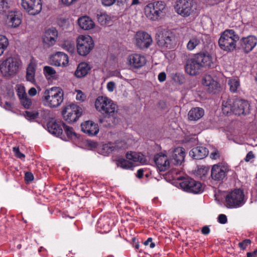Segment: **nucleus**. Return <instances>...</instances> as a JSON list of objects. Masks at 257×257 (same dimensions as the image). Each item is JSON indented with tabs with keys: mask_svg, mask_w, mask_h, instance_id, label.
Returning a JSON list of instances; mask_svg holds the SVG:
<instances>
[{
	"mask_svg": "<svg viewBox=\"0 0 257 257\" xmlns=\"http://www.w3.org/2000/svg\"><path fill=\"white\" fill-rule=\"evenodd\" d=\"M211 63V57L208 54L199 53L195 55L194 58L187 60L185 70L189 75L196 76L199 74L202 67H209Z\"/></svg>",
	"mask_w": 257,
	"mask_h": 257,
	"instance_id": "nucleus-1",
	"label": "nucleus"
},
{
	"mask_svg": "<svg viewBox=\"0 0 257 257\" xmlns=\"http://www.w3.org/2000/svg\"><path fill=\"white\" fill-rule=\"evenodd\" d=\"M95 106L104 117H114L117 112V105L106 96H99L95 100Z\"/></svg>",
	"mask_w": 257,
	"mask_h": 257,
	"instance_id": "nucleus-2",
	"label": "nucleus"
},
{
	"mask_svg": "<svg viewBox=\"0 0 257 257\" xmlns=\"http://www.w3.org/2000/svg\"><path fill=\"white\" fill-rule=\"evenodd\" d=\"M63 96V91L60 87H53L45 90L43 100L46 106L56 108L62 103Z\"/></svg>",
	"mask_w": 257,
	"mask_h": 257,
	"instance_id": "nucleus-3",
	"label": "nucleus"
},
{
	"mask_svg": "<svg viewBox=\"0 0 257 257\" xmlns=\"http://www.w3.org/2000/svg\"><path fill=\"white\" fill-rule=\"evenodd\" d=\"M239 37L232 29L225 30L221 34L218 44L221 49L231 52L236 48V43L239 40Z\"/></svg>",
	"mask_w": 257,
	"mask_h": 257,
	"instance_id": "nucleus-4",
	"label": "nucleus"
},
{
	"mask_svg": "<svg viewBox=\"0 0 257 257\" xmlns=\"http://www.w3.org/2000/svg\"><path fill=\"white\" fill-rule=\"evenodd\" d=\"M21 65L19 58L10 57L1 63L0 71L5 77H13L18 72Z\"/></svg>",
	"mask_w": 257,
	"mask_h": 257,
	"instance_id": "nucleus-5",
	"label": "nucleus"
},
{
	"mask_svg": "<svg viewBox=\"0 0 257 257\" xmlns=\"http://www.w3.org/2000/svg\"><path fill=\"white\" fill-rule=\"evenodd\" d=\"M225 205L228 208H236L245 204L244 194L241 189H234L225 196Z\"/></svg>",
	"mask_w": 257,
	"mask_h": 257,
	"instance_id": "nucleus-6",
	"label": "nucleus"
},
{
	"mask_svg": "<svg viewBox=\"0 0 257 257\" xmlns=\"http://www.w3.org/2000/svg\"><path fill=\"white\" fill-rule=\"evenodd\" d=\"M177 13L186 17L193 14L197 9V4L194 0H178L175 7Z\"/></svg>",
	"mask_w": 257,
	"mask_h": 257,
	"instance_id": "nucleus-7",
	"label": "nucleus"
},
{
	"mask_svg": "<svg viewBox=\"0 0 257 257\" xmlns=\"http://www.w3.org/2000/svg\"><path fill=\"white\" fill-rule=\"evenodd\" d=\"M94 47L92 38L88 35H80L77 40L78 53L81 56H86Z\"/></svg>",
	"mask_w": 257,
	"mask_h": 257,
	"instance_id": "nucleus-8",
	"label": "nucleus"
},
{
	"mask_svg": "<svg viewBox=\"0 0 257 257\" xmlns=\"http://www.w3.org/2000/svg\"><path fill=\"white\" fill-rule=\"evenodd\" d=\"M82 108L79 106L71 104L66 106L62 111L63 118L67 122L70 123L77 120L81 115Z\"/></svg>",
	"mask_w": 257,
	"mask_h": 257,
	"instance_id": "nucleus-9",
	"label": "nucleus"
},
{
	"mask_svg": "<svg viewBox=\"0 0 257 257\" xmlns=\"http://www.w3.org/2000/svg\"><path fill=\"white\" fill-rule=\"evenodd\" d=\"M181 188L186 192L198 194L202 192L201 183L193 179L187 177L180 183Z\"/></svg>",
	"mask_w": 257,
	"mask_h": 257,
	"instance_id": "nucleus-10",
	"label": "nucleus"
},
{
	"mask_svg": "<svg viewBox=\"0 0 257 257\" xmlns=\"http://www.w3.org/2000/svg\"><path fill=\"white\" fill-rule=\"evenodd\" d=\"M64 124V123L63 121L51 117L47 123V130L51 134L56 137H59L62 140L66 141V138L63 133L62 127Z\"/></svg>",
	"mask_w": 257,
	"mask_h": 257,
	"instance_id": "nucleus-11",
	"label": "nucleus"
},
{
	"mask_svg": "<svg viewBox=\"0 0 257 257\" xmlns=\"http://www.w3.org/2000/svg\"><path fill=\"white\" fill-rule=\"evenodd\" d=\"M173 36L171 32L164 30L156 36V41L159 46L163 48L171 49L173 46Z\"/></svg>",
	"mask_w": 257,
	"mask_h": 257,
	"instance_id": "nucleus-12",
	"label": "nucleus"
},
{
	"mask_svg": "<svg viewBox=\"0 0 257 257\" xmlns=\"http://www.w3.org/2000/svg\"><path fill=\"white\" fill-rule=\"evenodd\" d=\"M136 46L140 49L148 48L152 44L151 36L147 32L139 31L135 35Z\"/></svg>",
	"mask_w": 257,
	"mask_h": 257,
	"instance_id": "nucleus-13",
	"label": "nucleus"
},
{
	"mask_svg": "<svg viewBox=\"0 0 257 257\" xmlns=\"http://www.w3.org/2000/svg\"><path fill=\"white\" fill-rule=\"evenodd\" d=\"M127 64L132 69H140L145 65L147 62L146 57L141 54L133 53L127 58Z\"/></svg>",
	"mask_w": 257,
	"mask_h": 257,
	"instance_id": "nucleus-14",
	"label": "nucleus"
},
{
	"mask_svg": "<svg viewBox=\"0 0 257 257\" xmlns=\"http://www.w3.org/2000/svg\"><path fill=\"white\" fill-rule=\"evenodd\" d=\"M58 36V32L56 28L52 27L46 30L42 37L44 46L46 47H50L54 45Z\"/></svg>",
	"mask_w": 257,
	"mask_h": 257,
	"instance_id": "nucleus-15",
	"label": "nucleus"
},
{
	"mask_svg": "<svg viewBox=\"0 0 257 257\" xmlns=\"http://www.w3.org/2000/svg\"><path fill=\"white\" fill-rule=\"evenodd\" d=\"M228 171L227 167L224 165H214L211 170V177L216 181H222L226 177Z\"/></svg>",
	"mask_w": 257,
	"mask_h": 257,
	"instance_id": "nucleus-16",
	"label": "nucleus"
},
{
	"mask_svg": "<svg viewBox=\"0 0 257 257\" xmlns=\"http://www.w3.org/2000/svg\"><path fill=\"white\" fill-rule=\"evenodd\" d=\"M249 104L248 101L239 99H233V113L235 115L246 114L249 112Z\"/></svg>",
	"mask_w": 257,
	"mask_h": 257,
	"instance_id": "nucleus-17",
	"label": "nucleus"
},
{
	"mask_svg": "<svg viewBox=\"0 0 257 257\" xmlns=\"http://www.w3.org/2000/svg\"><path fill=\"white\" fill-rule=\"evenodd\" d=\"M202 84L209 93H216L219 90L220 84L210 75H205L202 78Z\"/></svg>",
	"mask_w": 257,
	"mask_h": 257,
	"instance_id": "nucleus-18",
	"label": "nucleus"
},
{
	"mask_svg": "<svg viewBox=\"0 0 257 257\" xmlns=\"http://www.w3.org/2000/svg\"><path fill=\"white\" fill-rule=\"evenodd\" d=\"M154 160L160 172H164L169 169L170 162L166 154L158 153L155 155Z\"/></svg>",
	"mask_w": 257,
	"mask_h": 257,
	"instance_id": "nucleus-19",
	"label": "nucleus"
},
{
	"mask_svg": "<svg viewBox=\"0 0 257 257\" xmlns=\"http://www.w3.org/2000/svg\"><path fill=\"white\" fill-rule=\"evenodd\" d=\"M51 65L56 66H66L69 62V58L65 53L57 52L50 57Z\"/></svg>",
	"mask_w": 257,
	"mask_h": 257,
	"instance_id": "nucleus-20",
	"label": "nucleus"
},
{
	"mask_svg": "<svg viewBox=\"0 0 257 257\" xmlns=\"http://www.w3.org/2000/svg\"><path fill=\"white\" fill-rule=\"evenodd\" d=\"M185 157V149L182 147L176 148L172 151L170 156V164L180 165L184 161Z\"/></svg>",
	"mask_w": 257,
	"mask_h": 257,
	"instance_id": "nucleus-21",
	"label": "nucleus"
},
{
	"mask_svg": "<svg viewBox=\"0 0 257 257\" xmlns=\"http://www.w3.org/2000/svg\"><path fill=\"white\" fill-rule=\"evenodd\" d=\"M51 118V111L42 107L33 109V121L42 123L43 120Z\"/></svg>",
	"mask_w": 257,
	"mask_h": 257,
	"instance_id": "nucleus-22",
	"label": "nucleus"
},
{
	"mask_svg": "<svg viewBox=\"0 0 257 257\" xmlns=\"http://www.w3.org/2000/svg\"><path fill=\"white\" fill-rule=\"evenodd\" d=\"M257 44V38L253 36L242 38L240 40L241 48L245 53L251 51Z\"/></svg>",
	"mask_w": 257,
	"mask_h": 257,
	"instance_id": "nucleus-23",
	"label": "nucleus"
},
{
	"mask_svg": "<svg viewBox=\"0 0 257 257\" xmlns=\"http://www.w3.org/2000/svg\"><path fill=\"white\" fill-rule=\"evenodd\" d=\"M81 127L82 131L89 136L96 135L99 131L98 124L91 120L86 121L82 123Z\"/></svg>",
	"mask_w": 257,
	"mask_h": 257,
	"instance_id": "nucleus-24",
	"label": "nucleus"
},
{
	"mask_svg": "<svg viewBox=\"0 0 257 257\" xmlns=\"http://www.w3.org/2000/svg\"><path fill=\"white\" fill-rule=\"evenodd\" d=\"M17 94L23 105L26 108H29L32 104L31 100L28 98L26 89L22 84H17L16 86Z\"/></svg>",
	"mask_w": 257,
	"mask_h": 257,
	"instance_id": "nucleus-25",
	"label": "nucleus"
},
{
	"mask_svg": "<svg viewBox=\"0 0 257 257\" xmlns=\"http://www.w3.org/2000/svg\"><path fill=\"white\" fill-rule=\"evenodd\" d=\"M208 149L204 146H197L192 148L189 152V156L195 160H201L208 154Z\"/></svg>",
	"mask_w": 257,
	"mask_h": 257,
	"instance_id": "nucleus-26",
	"label": "nucleus"
},
{
	"mask_svg": "<svg viewBox=\"0 0 257 257\" xmlns=\"http://www.w3.org/2000/svg\"><path fill=\"white\" fill-rule=\"evenodd\" d=\"M109 218L107 216H101L97 221V227L101 233H107L111 230Z\"/></svg>",
	"mask_w": 257,
	"mask_h": 257,
	"instance_id": "nucleus-27",
	"label": "nucleus"
},
{
	"mask_svg": "<svg viewBox=\"0 0 257 257\" xmlns=\"http://www.w3.org/2000/svg\"><path fill=\"white\" fill-rule=\"evenodd\" d=\"M203 43L202 36L198 35L192 37L187 44L186 47L188 50L192 51L199 47Z\"/></svg>",
	"mask_w": 257,
	"mask_h": 257,
	"instance_id": "nucleus-28",
	"label": "nucleus"
},
{
	"mask_svg": "<svg viewBox=\"0 0 257 257\" xmlns=\"http://www.w3.org/2000/svg\"><path fill=\"white\" fill-rule=\"evenodd\" d=\"M91 67L88 63L81 62L78 64L75 72V75L77 78L84 77L88 73Z\"/></svg>",
	"mask_w": 257,
	"mask_h": 257,
	"instance_id": "nucleus-29",
	"label": "nucleus"
},
{
	"mask_svg": "<svg viewBox=\"0 0 257 257\" xmlns=\"http://www.w3.org/2000/svg\"><path fill=\"white\" fill-rule=\"evenodd\" d=\"M204 114V110L200 107H193L191 108L188 113L189 120L197 121L200 119Z\"/></svg>",
	"mask_w": 257,
	"mask_h": 257,
	"instance_id": "nucleus-30",
	"label": "nucleus"
},
{
	"mask_svg": "<svg viewBox=\"0 0 257 257\" xmlns=\"http://www.w3.org/2000/svg\"><path fill=\"white\" fill-rule=\"evenodd\" d=\"M78 23L80 27L85 30H90L94 27V22L87 16L79 18Z\"/></svg>",
	"mask_w": 257,
	"mask_h": 257,
	"instance_id": "nucleus-31",
	"label": "nucleus"
},
{
	"mask_svg": "<svg viewBox=\"0 0 257 257\" xmlns=\"http://www.w3.org/2000/svg\"><path fill=\"white\" fill-rule=\"evenodd\" d=\"M154 4L150 3L145 8V13L147 18L155 21L159 19V14L154 10Z\"/></svg>",
	"mask_w": 257,
	"mask_h": 257,
	"instance_id": "nucleus-32",
	"label": "nucleus"
},
{
	"mask_svg": "<svg viewBox=\"0 0 257 257\" xmlns=\"http://www.w3.org/2000/svg\"><path fill=\"white\" fill-rule=\"evenodd\" d=\"M8 25L12 28H16L21 23V19L19 16L15 13L11 12L8 17Z\"/></svg>",
	"mask_w": 257,
	"mask_h": 257,
	"instance_id": "nucleus-33",
	"label": "nucleus"
},
{
	"mask_svg": "<svg viewBox=\"0 0 257 257\" xmlns=\"http://www.w3.org/2000/svg\"><path fill=\"white\" fill-rule=\"evenodd\" d=\"M233 99L228 98L222 102V110L224 114L228 115L233 113Z\"/></svg>",
	"mask_w": 257,
	"mask_h": 257,
	"instance_id": "nucleus-34",
	"label": "nucleus"
},
{
	"mask_svg": "<svg viewBox=\"0 0 257 257\" xmlns=\"http://www.w3.org/2000/svg\"><path fill=\"white\" fill-rule=\"evenodd\" d=\"M125 157L127 160L133 161L135 162L143 163L145 160L143 154L134 152L127 153Z\"/></svg>",
	"mask_w": 257,
	"mask_h": 257,
	"instance_id": "nucleus-35",
	"label": "nucleus"
},
{
	"mask_svg": "<svg viewBox=\"0 0 257 257\" xmlns=\"http://www.w3.org/2000/svg\"><path fill=\"white\" fill-rule=\"evenodd\" d=\"M152 4H154V10L159 14V18L163 16L165 14L166 5L162 1H157Z\"/></svg>",
	"mask_w": 257,
	"mask_h": 257,
	"instance_id": "nucleus-36",
	"label": "nucleus"
},
{
	"mask_svg": "<svg viewBox=\"0 0 257 257\" xmlns=\"http://www.w3.org/2000/svg\"><path fill=\"white\" fill-rule=\"evenodd\" d=\"M209 167L206 166H201L198 167L195 172V175L201 179L205 178L209 172Z\"/></svg>",
	"mask_w": 257,
	"mask_h": 257,
	"instance_id": "nucleus-37",
	"label": "nucleus"
},
{
	"mask_svg": "<svg viewBox=\"0 0 257 257\" xmlns=\"http://www.w3.org/2000/svg\"><path fill=\"white\" fill-rule=\"evenodd\" d=\"M117 166L124 169H131L133 170L134 165L132 162L120 158L117 161Z\"/></svg>",
	"mask_w": 257,
	"mask_h": 257,
	"instance_id": "nucleus-38",
	"label": "nucleus"
},
{
	"mask_svg": "<svg viewBox=\"0 0 257 257\" xmlns=\"http://www.w3.org/2000/svg\"><path fill=\"white\" fill-rule=\"evenodd\" d=\"M63 49L70 53H73L75 51V43L73 41H65L61 45Z\"/></svg>",
	"mask_w": 257,
	"mask_h": 257,
	"instance_id": "nucleus-39",
	"label": "nucleus"
},
{
	"mask_svg": "<svg viewBox=\"0 0 257 257\" xmlns=\"http://www.w3.org/2000/svg\"><path fill=\"white\" fill-rule=\"evenodd\" d=\"M110 18L106 13H100L97 14V20L101 25H107L109 22Z\"/></svg>",
	"mask_w": 257,
	"mask_h": 257,
	"instance_id": "nucleus-40",
	"label": "nucleus"
},
{
	"mask_svg": "<svg viewBox=\"0 0 257 257\" xmlns=\"http://www.w3.org/2000/svg\"><path fill=\"white\" fill-rule=\"evenodd\" d=\"M62 128L68 139H73L76 137V134L74 132L72 127L69 126L64 123Z\"/></svg>",
	"mask_w": 257,
	"mask_h": 257,
	"instance_id": "nucleus-41",
	"label": "nucleus"
},
{
	"mask_svg": "<svg viewBox=\"0 0 257 257\" xmlns=\"http://www.w3.org/2000/svg\"><path fill=\"white\" fill-rule=\"evenodd\" d=\"M228 84L229 86L230 90L232 92H236L240 86L239 81L236 79H230L228 80Z\"/></svg>",
	"mask_w": 257,
	"mask_h": 257,
	"instance_id": "nucleus-42",
	"label": "nucleus"
},
{
	"mask_svg": "<svg viewBox=\"0 0 257 257\" xmlns=\"http://www.w3.org/2000/svg\"><path fill=\"white\" fill-rule=\"evenodd\" d=\"M22 6L30 15H32V0H22Z\"/></svg>",
	"mask_w": 257,
	"mask_h": 257,
	"instance_id": "nucleus-43",
	"label": "nucleus"
},
{
	"mask_svg": "<svg viewBox=\"0 0 257 257\" xmlns=\"http://www.w3.org/2000/svg\"><path fill=\"white\" fill-rule=\"evenodd\" d=\"M42 9L41 0H33V16L40 13Z\"/></svg>",
	"mask_w": 257,
	"mask_h": 257,
	"instance_id": "nucleus-44",
	"label": "nucleus"
},
{
	"mask_svg": "<svg viewBox=\"0 0 257 257\" xmlns=\"http://www.w3.org/2000/svg\"><path fill=\"white\" fill-rule=\"evenodd\" d=\"M26 79L27 81L32 82V58L27 69Z\"/></svg>",
	"mask_w": 257,
	"mask_h": 257,
	"instance_id": "nucleus-45",
	"label": "nucleus"
},
{
	"mask_svg": "<svg viewBox=\"0 0 257 257\" xmlns=\"http://www.w3.org/2000/svg\"><path fill=\"white\" fill-rule=\"evenodd\" d=\"M44 72L46 76H50L53 78L56 74V71L54 68L50 66H45L44 67Z\"/></svg>",
	"mask_w": 257,
	"mask_h": 257,
	"instance_id": "nucleus-46",
	"label": "nucleus"
},
{
	"mask_svg": "<svg viewBox=\"0 0 257 257\" xmlns=\"http://www.w3.org/2000/svg\"><path fill=\"white\" fill-rule=\"evenodd\" d=\"M9 9L7 0H0V14L6 13Z\"/></svg>",
	"mask_w": 257,
	"mask_h": 257,
	"instance_id": "nucleus-47",
	"label": "nucleus"
},
{
	"mask_svg": "<svg viewBox=\"0 0 257 257\" xmlns=\"http://www.w3.org/2000/svg\"><path fill=\"white\" fill-rule=\"evenodd\" d=\"M9 45V41L8 38L4 36L0 35V47L6 50Z\"/></svg>",
	"mask_w": 257,
	"mask_h": 257,
	"instance_id": "nucleus-48",
	"label": "nucleus"
},
{
	"mask_svg": "<svg viewBox=\"0 0 257 257\" xmlns=\"http://www.w3.org/2000/svg\"><path fill=\"white\" fill-rule=\"evenodd\" d=\"M251 243V241L249 239H245L243 240L242 241L239 242L238 246L239 248L242 249H245L247 246L249 245Z\"/></svg>",
	"mask_w": 257,
	"mask_h": 257,
	"instance_id": "nucleus-49",
	"label": "nucleus"
},
{
	"mask_svg": "<svg viewBox=\"0 0 257 257\" xmlns=\"http://www.w3.org/2000/svg\"><path fill=\"white\" fill-rule=\"evenodd\" d=\"M173 79L175 81L178 82L180 84H182L184 81V77L181 74L176 73L173 77Z\"/></svg>",
	"mask_w": 257,
	"mask_h": 257,
	"instance_id": "nucleus-50",
	"label": "nucleus"
},
{
	"mask_svg": "<svg viewBox=\"0 0 257 257\" xmlns=\"http://www.w3.org/2000/svg\"><path fill=\"white\" fill-rule=\"evenodd\" d=\"M15 156L19 158H24L25 155L20 152L19 147H15L13 148Z\"/></svg>",
	"mask_w": 257,
	"mask_h": 257,
	"instance_id": "nucleus-51",
	"label": "nucleus"
},
{
	"mask_svg": "<svg viewBox=\"0 0 257 257\" xmlns=\"http://www.w3.org/2000/svg\"><path fill=\"white\" fill-rule=\"evenodd\" d=\"M218 221L221 224H225L227 221V218L225 214H221L218 217Z\"/></svg>",
	"mask_w": 257,
	"mask_h": 257,
	"instance_id": "nucleus-52",
	"label": "nucleus"
},
{
	"mask_svg": "<svg viewBox=\"0 0 257 257\" xmlns=\"http://www.w3.org/2000/svg\"><path fill=\"white\" fill-rule=\"evenodd\" d=\"M25 180L27 184L32 181V173L30 172H27L25 173Z\"/></svg>",
	"mask_w": 257,
	"mask_h": 257,
	"instance_id": "nucleus-53",
	"label": "nucleus"
},
{
	"mask_svg": "<svg viewBox=\"0 0 257 257\" xmlns=\"http://www.w3.org/2000/svg\"><path fill=\"white\" fill-rule=\"evenodd\" d=\"M254 158V155L253 152L252 151H250L247 154V155L244 159V160L245 162H248L250 161L251 159H253Z\"/></svg>",
	"mask_w": 257,
	"mask_h": 257,
	"instance_id": "nucleus-54",
	"label": "nucleus"
},
{
	"mask_svg": "<svg viewBox=\"0 0 257 257\" xmlns=\"http://www.w3.org/2000/svg\"><path fill=\"white\" fill-rule=\"evenodd\" d=\"M116 0H101L102 4L105 6H110L112 5Z\"/></svg>",
	"mask_w": 257,
	"mask_h": 257,
	"instance_id": "nucleus-55",
	"label": "nucleus"
},
{
	"mask_svg": "<svg viewBox=\"0 0 257 257\" xmlns=\"http://www.w3.org/2000/svg\"><path fill=\"white\" fill-rule=\"evenodd\" d=\"M166 79V74L165 72H162L158 75V80L160 82H164Z\"/></svg>",
	"mask_w": 257,
	"mask_h": 257,
	"instance_id": "nucleus-56",
	"label": "nucleus"
},
{
	"mask_svg": "<svg viewBox=\"0 0 257 257\" xmlns=\"http://www.w3.org/2000/svg\"><path fill=\"white\" fill-rule=\"evenodd\" d=\"M115 87V83L112 81H110L107 84V89L110 92L113 91Z\"/></svg>",
	"mask_w": 257,
	"mask_h": 257,
	"instance_id": "nucleus-57",
	"label": "nucleus"
},
{
	"mask_svg": "<svg viewBox=\"0 0 257 257\" xmlns=\"http://www.w3.org/2000/svg\"><path fill=\"white\" fill-rule=\"evenodd\" d=\"M132 242L133 246L135 248V249H139L140 247L139 242L136 237H133L132 238Z\"/></svg>",
	"mask_w": 257,
	"mask_h": 257,
	"instance_id": "nucleus-58",
	"label": "nucleus"
},
{
	"mask_svg": "<svg viewBox=\"0 0 257 257\" xmlns=\"http://www.w3.org/2000/svg\"><path fill=\"white\" fill-rule=\"evenodd\" d=\"M210 232V229L208 226H204L201 229V232L204 235H208Z\"/></svg>",
	"mask_w": 257,
	"mask_h": 257,
	"instance_id": "nucleus-59",
	"label": "nucleus"
},
{
	"mask_svg": "<svg viewBox=\"0 0 257 257\" xmlns=\"http://www.w3.org/2000/svg\"><path fill=\"white\" fill-rule=\"evenodd\" d=\"M104 150H105L107 149V152L108 153L111 152L114 150V147L113 146H111V144H105L103 146Z\"/></svg>",
	"mask_w": 257,
	"mask_h": 257,
	"instance_id": "nucleus-60",
	"label": "nucleus"
},
{
	"mask_svg": "<svg viewBox=\"0 0 257 257\" xmlns=\"http://www.w3.org/2000/svg\"><path fill=\"white\" fill-rule=\"evenodd\" d=\"M76 99L79 100H84V94L82 92L79 90L76 95Z\"/></svg>",
	"mask_w": 257,
	"mask_h": 257,
	"instance_id": "nucleus-61",
	"label": "nucleus"
},
{
	"mask_svg": "<svg viewBox=\"0 0 257 257\" xmlns=\"http://www.w3.org/2000/svg\"><path fill=\"white\" fill-rule=\"evenodd\" d=\"M144 171L142 169H140L138 170L137 171L136 176L139 179L142 178L144 176Z\"/></svg>",
	"mask_w": 257,
	"mask_h": 257,
	"instance_id": "nucleus-62",
	"label": "nucleus"
},
{
	"mask_svg": "<svg viewBox=\"0 0 257 257\" xmlns=\"http://www.w3.org/2000/svg\"><path fill=\"white\" fill-rule=\"evenodd\" d=\"M257 255V249L253 252H248L246 253L247 257H255Z\"/></svg>",
	"mask_w": 257,
	"mask_h": 257,
	"instance_id": "nucleus-63",
	"label": "nucleus"
},
{
	"mask_svg": "<svg viewBox=\"0 0 257 257\" xmlns=\"http://www.w3.org/2000/svg\"><path fill=\"white\" fill-rule=\"evenodd\" d=\"M26 114L25 116L26 118H27L29 120L32 119V112H29L28 111H26Z\"/></svg>",
	"mask_w": 257,
	"mask_h": 257,
	"instance_id": "nucleus-64",
	"label": "nucleus"
}]
</instances>
